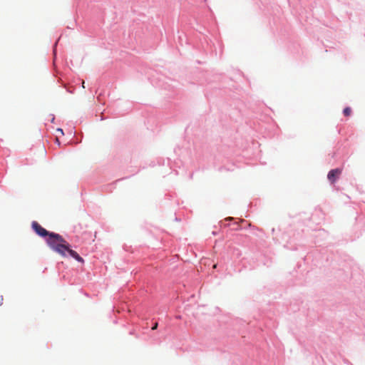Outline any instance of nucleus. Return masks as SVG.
<instances>
[{
    "instance_id": "nucleus-7",
    "label": "nucleus",
    "mask_w": 365,
    "mask_h": 365,
    "mask_svg": "<svg viewBox=\"0 0 365 365\" xmlns=\"http://www.w3.org/2000/svg\"><path fill=\"white\" fill-rule=\"evenodd\" d=\"M82 86L84 88V81H83Z\"/></svg>"
},
{
    "instance_id": "nucleus-2",
    "label": "nucleus",
    "mask_w": 365,
    "mask_h": 365,
    "mask_svg": "<svg viewBox=\"0 0 365 365\" xmlns=\"http://www.w3.org/2000/svg\"><path fill=\"white\" fill-rule=\"evenodd\" d=\"M341 173L342 170L340 168L331 170L327 175V178L331 182V183H334L339 178Z\"/></svg>"
},
{
    "instance_id": "nucleus-3",
    "label": "nucleus",
    "mask_w": 365,
    "mask_h": 365,
    "mask_svg": "<svg viewBox=\"0 0 365 365\" xmlns=\"http://www.w3.org/2000/svg\"><path fill=\"white\" fill-rule=\"evenodd\" d=\"M343 113L346 116H349L351 113V109L349 107H346L344 109Z\"/></svg>"
},
{
    "instance_id": "nucleus-1",
    "label": "nucleus",
    "mask_w": 365,
    "mask_h": 365,
    "mask_svg": "<svg viewBox=\"0 0 365 365\" xmlns=\"http://www.w3.org/2000/svg\"><path fill=\"white\" fill-rule=\"evenodd\" d=\"M31 226L38 235L42 237H48L46 239L47 244L53 251L64 257L67 256L66 253H68L78 262H84V259L76 251L70 249V245L61 235L49 232L35 221L32 222Z\"/></svg>"
},
{
    "instance_id": "nucleus-4",
    "label": "nucleus",
    "mask_w": 365,
    "mask_h": 365,
    "mask_svg": "<svg viewBox=\"0 0 365 365\" xmlns=\"http://www.w3.org/2000/svg\"><path fill=\"white\" fill-rule=\"evenodd\" d=\"M158 323H155V324L152 327V329L155 330L158 328Z\"/></svg>"
},
{
    "instance_id": "nucleus-6",
    "label": "nucleus",
    "mask_w": 365,
    "mask_h": 365,
    "mask_svg": "<svg viewBox=\"0 0 365 365\" xmlns=\"http://www.w3.org/2000/svg\"><path fill=\"white\" fill-rule=\"evenodd\" d=\"M216 267H217V264H215L213 265V268H214V269H215Z\"/></svg>"
},
{
    "instance_id": "nucleus-5",
    "label": "nucleus",
    "mask_w": 365,
    "mask_h": 365,
    "mask_svg": "<svg viewBox=\"0 0 365 365\" xmlns=\"http://www.w3.org/2000/svg\"><path fill=\"white\" fill-rule=\"evenodd\" d=\"M1 302H2V297L0 296V305H1Z\"/></svg>"
}]
</instances>
